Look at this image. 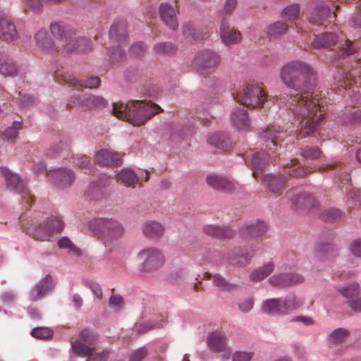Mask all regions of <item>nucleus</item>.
I'll return each instance as SVG.
<instances>
[{"label":"nucleus","instance_id":"nucleus-64","mask_svg":"<svg viewBox=\"0 0 361 361\" xmlns=\"http://www.w3.org/2000/svg\"><path fill=\"white\" fill-rule=\"evenodd\" d=\"M73 163L80 168H85L90 163V159L86 156H82L80 158H74Z\"/></svg>","mask_w":361,"mask_h":361},{"label":"nucleus","instance_id":"nucleus-60","mask_svg":"<svg viewBox=\"0 0 361 361\" xmlns=\"http://www.w3.org/2000/svg\"><path fill=\"white\" fill-rule=\"evenodd\" d=\"M109 356V353L106 350H102L98 353H92L87 359V361H106Z\"/></svg>","mask_w":361,"mask_h":361},{"label":"nucleus","instance_id":"nucleus-36","mask_svg":"<svg viewBox=\"0 0 361 361\" xmlns=\"http://www.w3.org/2000/svg\"><path fill=\"white\" fill-rule=\"evenodd\" d=\"M206 234L216 238H230L233 235V232L227 226H220L216 225H208L204 228Z\"/></svg>","mask_w":361,"mask_h":361},{"label":"nucleus","instance_id":"nucleus-13","mask_svg":"<svg viewBox=\"0 0 361 361\" xmlns=\"http://www.w3.org/2000/svg\"><path fill=\"white\" fill-rule=\"evenodd\" d=\"M196 61L201 71L207 73L220 63L221 58L216 53L205 50L199 54Z\"/></svg>","mask_w":361,"mask_h":361},{"label":"nucleus","instance_id":"nucleus-56","mask_svg":"<svg viewBox=\"0 0 361 361\" xmlns=\"http://www.w3.org/2000/svg\"><path fill=\"white\" fill-rule=\"evenodd\" d=\"M148 354V350L145 347L140 348L133 352L129 361H142Z\"/></svg>","mask_w":361,"mask_h":361},{"label":"nucleus","instance_id":"nucleus-26","mask_svg":"<svg viewBox=\"0 0 361 361\" xmlns=\"http://www.w3.org/2000/svg\"><path fill=\"white\" fill-rule=\"evenodd\" d=\"M233 125L239 130H247L250 126V121L247 110L244 108L235 109L231 115Z\"/></svg>","mask_w":361,"mask_h":361},{"label":"nucleus","instance_id":"nucleus-44","mask_svg":"<svg viewBox=\"0 0 361 361\" xmlns=\"http://www.w3.org/2000/svg\"><path fill=\"white\" fill-rule=\"evenodd\" d=\"M20 122H14L12 126L8 128L1 135V138L4 141H13L18 134V130L21 129Z\"/></svg>","mask_w":361,"mask_h":361},{"label":"nucleus","instance_id":"nucleus-31","mask_svg":"<svg viewBox=\"0 0 361 361\" xmlns=\"http://www.w3.org/2000/svg\"><path fill=\"white\" fill-rule=\"evenodd\" d=\"M267 229V227L264 222L257 221L254 225L243 227L241 233L244 238H257L264 234Z\"/></svg>","mask_w":361,"mask_h":361},{"label":"nucleus","instance_id":"nucleus-42","mask_svg":"<svg viewBox=\"0 0 361 361\" xmlns=\"http://www.w3.org/2000/svg\"><path fill=\"white\" fill-rule=\"evenodd\" d=\"M335 80H336L341 87H343L344 90H347V88L350 89L353 84L355 82L354 75L350 73H345L343 70L338 72L337 75L335 76Z\"/></svg>","mask_w":361,"mask_h":361},{"label":"nucleus","instance_id":"nucleus-58","mask_svg":"<svg viewBox=\"0 0 361 361\" xmlns=\"http://www.w3.org/2000/svg\"><path fill=\"white\" fill-rule=\"evenodd\" d=\"M109 305L116 310H119L123 307V299L118 295H113L109 299Z\"/></svg>","mask_w":361,"mask_h":361},{"label":"nucleus","instance_id":"nucleus-52","mask_svg":"<svg viewBox=\"0 0 361 361\" xmlns=\"http://www.w3.org/2000/svg\"><path fill=\"white\" fill-rule=\"evenodd\" d=\"M31 335L39 339H47L52 336V331L47 327H37L32 330Z\"/></svg>","mask_w":361,"mask_h":361},{"label":"nucleus","instance_id":"nucleus-28","mask_svg":"<svg viewBox=\"0 0 361 361\" xmlns=\"http://www.w3.org/2000/svg\"><path fill=\"white\" fill-rule=\"evenodd\" d=\"M37 46L44 51L53 52L56 50L53 39L44 29L39 30L35 35Z\"/></svg>","mask_w":361,"mask_h":361},{"label":"nucleus","instance_id":"nucleus-50","mask_svg":"<svg viewBox=\"0 0 361 361\" xmlns=\"http://www.w3.org/2000/svg\"><path fill=\"white\" fill-rule=\"evenodd\" d=\"M342 215V212L335 208H331L324 210L321 214V219L326 221H335L340 218Z\"/></svg>","mask_w":361,"mask_h":361},{"label":"nucleus","instance_id":"nucleus-10","mask_svg":"<svg viewBox=\"0 0 361 361\" xmlns=\"http://www.w3.org/2000/svg\"><path fill=\"white\" fill-rule=\"evenodd\" d=\"M336 14L324 0H320L309 16V22L316 26L326 27L335 20Z\"/></svg>","mask_w":361,"mask_h":361},{"label":"nucleus","instance_id":"nucleus-8","mask_svg":"<svg viewBox=\"0 0 361 361\" xmlns=\"http://www.w3.org/2000/svg\"><path fill=\"white\" fill-rule=\"evenodd\" d=\"M0 172L5 178L7 188L20 193L22 196V200L28 206H30L34 201V197L27 188L25 183L17 174L12 173L5 167H1Z\"/></svg>","mask_w":361,"mask_h":361},{"label":"nucleus","instance_id":"nucleus-59","mask_svg":"<svg viewBox=\"0 0 361 361\" xmlns=\"http://www.w3.org/2000/svg\"><path fill=\"white\" fill-rule=\"evenodd\" d=\"M82 94H73L68 101L67 106L69 108L82 107Z\"/></svg>","mask_w":361,"mask_h":361},{"label":"nucleus","instance_id":"nucleus-15","mask_svg":"<svg viewBox=\"0 0 361 361\" xmlns=\"http://www.w3.org/2000/svg\"><path fill=\"white\" fill-rule=\"evenodd\" d=\"M92 42L89 39L77 37L75 34L66 44H64V50L68 53L87 52L92 49Z\"/></svg>","mask_w":361,"mask_h":361},{"label":"nucleus","instance_id":"nucleus-61","mask_svg":"<svg viewBox=\"0 0 361 361\" xmlns=\"http://www.w3.org/2000/svg\"><path fill=\"white\" fill-rule=\"evenodd\" d=\"M252 354L246 352H237L233 356V361H250Z\"/></svg>","mask_w":361,"mask_h":361},{"label":"nucleus","instance_id":"nucleus-1","mask_svg":"<svg viewBox=\"0 0 361 361\" xmlns=\"http://www.w3.org/2000/svg\"><path fill=\"white\" fill-rule=\"evenodd\" d=\"M280 78L286 87L298 92L290 97L288 106L298 122L300 135L305 137L317 130L324 118V102L314 90L317 73L309 63L294 60L283 66Z\"/></svg>","mask_w":361,"mask_h":361},{"label":"nucleus","instance_id":"nucleus-12","mask_svg":"<svg viewBox=\"0 0 361 361\" xmlns=\"http://www.w3.org/2000/svg\"><path fill=\"white\" fill-rule=\"evenodd\" d=\"M57 226H51L47 227L45 221L29 229V233L35 240L40 241L49 240L55 232H60L64 228V224L59 220L56 219Z\"/></svg>","mask_w":361,"mask_h":361},{"label":"nucleus","instance_id":"nucleus-3","mask_svg":"<svg viewBox=\"0 0 361 361\" xmlns=\"http://www.w3.org/2000/svg\"><path fill=\"white\" fill-rule=\"evenodd\" d=\"M161 111L159 106L145 100H137L127 104L116 102L113 104L112 109L115 116L133 126L143 125Z\"/></svg>","mask_w":361,"mask_h":361},{"label":"nucleus","instance_id":"nucleus-55","mask_svg":"<svg viewBox=\"0 0 361 361\" xmlns=\"http://www.w3.org/2000/svg\"><path fill=\"white\" fill-rule=\"evenodd\" d=\"M146 51V46L142 42H137L130 47V54L136 57L142 56Z\"/></svg>","mask_w":361,"mask_h":361},{"label":"nucleus","instance_id":"nucleus-37","mask_svg":"<svg viewBox=\"0 0 361 361\" xmlns=\"http://www.w3.org/2000/svg\"><path fill=\"white\" fill-rule=\"evenodd\" d=\"M255 253L254 250L249 249L242 251L240 254H235L233 256L230 257L228 262L233 266H245L247 264Z\"/></svg>","mask_w":361,"mask_h":361},{"label":"nucleus","instance_id":"nucleus-46","mask_svg":"<svg viewBox=\"0 0 361 361\" xmlns=\"http://www.w3.org/2000/svg\"><path fill=\"white\" fill-rule=\"evenodd\" d=\"M74 351L81 356H90L93 353L94 348L89 347L81 341H75L72 344Z\"/></svg>","mask_w":361,"mask_h":361},{"label":"nucleus","instance_id":"nucleus-9","mask_svg":"<svg viewBox=\"0 0 361 361\" xmlns=\"http://www.w3.org/2000/svg\"><path fill=\"white\" fill-rule=\"evenodd\" d=\"M138 257L143 260L140 268L142 272L156 271L161 268L165 262L163 254L159 250L153 247L141 250Z\"/></svg>","mask_w":361,"mask_h":361},{"label":"nucleus","instance_id":"nucleus-51","mask_svg":"<svg viewBox=\"0 0 361 361\" xmlns=\"http://www.w3.org/2000/svg\"><path fill=\"white\" fill-rule=\"evenodd\" d=\"M340 293L347 298H351L356 296L360 293V287L357 283H350L346 287L340 290Z\"/></svg>","mask_w":361,"mask_h":361},{"label":"nucleus","instance_id":"nucleus-7","mask_svg":"<svg viewBox=\"0 0 361 361\" xmlns=\"http://www.w3.org/2000/svg\"><path fill=\"white\" fill-rule=\"evenodd\" d=\"M302 305V301L291 295L283 301L279 299L267 300L262 306L263 312L270 314H286L290 311L295 310Z\"/></svg>","mask_w":361,"mask_h":361},{"label":"nucleus","instance_id":"nucleus-24","mask_svg":"<svg viewBox=\"0 0 361 361\" xmlns=\"http://www.w3.org/2000/svg\"><path fill=\"white\" fill-rule=\"evenodd\" d=\"M159 13L161 20L164 23L171 28L176 30L178 27L176 18L177 11L169 4H162L159 7Z\"/></svg>","mask_w":361,"mask_h":361},{"label":"nucleus","instance_id":"nucleus-29","mask_svg":"<svg viewBox=\"0 0 361 361\" xmlns=\"http://www.w3.org/2000/svg\"><path fill=\"white\" fill-rule=\"evenodd\" d=\"M207 141L209 145L223 149L228 150L231 147V143L226 135L215 133L207 136Z\"/></svg>","mask_w":361,"mask_h":361},{"label":"nucleus","instance_id":"nucleus-6","mask_svg":"<svg viewBox=\"0 0 361 361\" xmlns=\"http://www.w3.org/2000/svg\"><path fill=\"white\" fill-rule=\"evenodd\" d=\"M333 32H325L322 35H315L312 42V47L315 49H322L329 47L338 42L340 46V53L338 56L350 55L356 51V47L348 39H339Z\"/></svg>","mask_w":361,"mask_h":361},{"label":"nucleus","instance_id":"nucleus-45","mask_svg":"<svg viewBox=\"0 0 361 361\" xmlns=\"http://www.w3.org/2000/svg\"><path fill=\"white\" fill-rule=\"evenodd\" d=\"M300 13V8L298 4H292L284 8L282 13V18L288 21L295 20Z\"/></svg>","mask_w":361,"mask_h":361},{"label":"nucleus","instance_id":"nucleus-62","mask_svg":"<svg viewBox=\"0 0 361 361\" xmlns=\"http://www.w3.org/2000/svg\"><path fill=\"white\" fill-rule=\"evenodd\" d=\"M350 251L355 256L361 257V239L355 240L351 243Z\"/></svg>","mask_w":361,"mask_h":361},{"label":"nucleus","instance_id":"nucleus-32","mask_svg":"<svg viewBox=\"0 0 361 361\" xmlns=\"http://www.w3.org/2000/svg\"><path fill=\"white\" fill-rule=\"evenodd\" d=\"M18 67L15 62L6 55L0 54V73L4 76H14Z\"/></svg>","mask_w":361,"mask_h":361},{"label":"nucleus","instance_id":"nucleus-18","mask_svg":"<svg viewBox=\"0 0 361 361\" xmlns=\"http://www.w3.org/2000/svg\"><path fill=\"white\" fill-rule=\"evenodd\" d=\"M17 36L16 25L11 18L0 13V37L5 41L13 40Z\"/></svg>","mask_w":361,"mask_h":361},{"label":"nucleus","instance_id":"nucleus-20","mask_svg":"<svg viewBox=\"0 0 361 361\" xmlns=\"http://www.w3.org/2000/svg\"><path fill=\"white\" fill-rule=\"evenodd\" d=\"M53 288L52 279L49 274L43 278L30 293V299L37 301L42 298Z\"/></svg>","mask_w":361,"mask_h":361},{"label":"nucleus","instance_id":"nucleus-48","mask_svg":"<svg viewBox=\"0 0 361 361\" xmlns=\"http://www.w3.org/2000/svg\"><path fill=\"white\" fill-rule=\"evenodd\" d=\"M58 246L61 249H69L70 251L77 256L81 255L80 250L67 237L60 238L58 240Z\"/></svg>","mask_w":361,"mask_h":361},{"label":"nucleus","instance_id":"nucleus-25","mask_svg":"<svg viewBox=\"0 0 361 361\" xmlns=\"http://www.w3.org/2000/svg\"><path fill=\"white\" fill-rule=\"evenodd\" d=\"M263 182L273 193L280 194L285 188L286 179L281 175L267 174L262 177Z\"/></svg>","mask_w":361,"mask_h":361},{"label":"nucleus","instance_id":"nucleus-47","mask_svg":"<svg viewBox=\"0 0 361 361\" xmlns=\"http://www.w3.org/2000/svg\"><path fill=\"white\" fill-rule=\"evenodd\" d=\"M348 336V331L344 329H338L335 330L329 337V341L331 344H339L345 340Z\"/></svg>","mask_w":361,"mask_h":361},{"label":"nucleus","instance_id":"nucleus-21","mask_svg":"<svg viewBox=\"0 0 361 361\" xmlns=\"http://www.w3.org/2000/svg\"><path fill=\"white\" fill-rule=\"evenodd\" d=\"M98 164L104 166H116L122 163L121 155L108 149H102L96 154Z\"/></svg>","mask_w":361,"mask_h":361},{"label":"nucleus","instance_id":"nucleus-54","mask_svg":"<svg viewBox=\"0 0 361 361\" xmlns=\"http://www.w3.org/2000/svg\"><path fill=\"white\" fill-rule=\"evenodd\" d=\"M321 151L317 147H306L302 151V156L305 159H314L320 156Z\"/></svg>","mask_w":361,"mask_h":361},{"label":"nucleus","instance_id":"nucleus-40","mask_svg":"<svg viewBox=\"0 0 361 361\" xmlns=\"http://www.w3.org/2000/svg\"><path fill=\"white\" fill-rule=\"evenodd\" d=\"M204 277L207 279H212L214 285L224 290L230 291L236 288L235 285L228 283L223 276L219 274L212 275L210 273L205 272Z\"/></svg>","mask_w":361,"mask_h":361},{"label":"nucleus","instance_id":"nucleus-49","mask_svg":"<svg viewBox=\"0 0 361 361\" xmlns=\"http://www.w3.org/2000/svg\"><path fill=\"white\" fill-rule=\"evenodd\" d=\"M154 50L156 54H170L176 51V47L171 43L164 42L156 44L154 47Z\"/></svg>","mask_w":361,"mask_h":361},{"label":"nucleus","instance_id":"nucleus-2","mask_svg":"<svg viewBox=\"0 0 361 361\" xmlns=\"http://www.w3.org/2000/svg\"><path fill=\"white\" fill-rule=\"evenodd\" d=\"M287 136L286 130L281 126H269L262 130L259 138L269 148V153L264 151L247 152L245 159L251 158L253 169L252 175L257 179L259 174L267 168L270 162H275L278 149Z\"/></svg>","mask_w":361,"mask_h":361},{"label":"nucleus","instance_id":"nucleus-5","mask_svg":"<svg viewBox=\"0 0 361 361\" xmlns=\"http://www.w3.org/2000/svg\"><path fill=\"white\" fill-rule=\"evenodd\" d=\"M93 231L105 241L111 242L122 237L125 233L123 226L113 219H97L91 224Z\"/></svg>","mask_w":361,"mask_h":361},{"label":"nucleus","instance_id":"nucleus-41","mask_svg":"<svg viewBox=\"0 0 361 361\" xmlns=\"http://www.w3.org/2000/svg\"><path fill=\"white\" fill-rule=\"evenodd\" d=\"M288 29L287 24L282 21H277L267 28V32L269 37L270 38H278L282 35H284Z\"/></svg>","mask_w":361,"mask_h":361},{"label":"nucleus","instance_id":"nucleus-23","mask_svg":"<svg viewBox=\"0 0 361 361\" xmlns=\"http://www.w3.org/2000/svg\"><path fill=\"white\" fill-rule=\"evenodd\" d=\"M207 343L212 351L216 353L222 352L226 348V335L220 331H213L208 335Z\"/></svg>","mask_w":361,"mask_h":361},{"label":"nucleus","instance_id":"nucleus-16","mask_svg":"<svg viewBox=\"0 0 361 361\" xmlns=\"http://www.w3.org/2000/svg\"><path fill=\"white\" fill-rule=\"evenodd\" d=\"M207 184L215 190L231 192L235 188L233 180L224 176L211 174L207 177Z\"/></svg>","mask_w":361,"mask_h":361},{"label":"nucleus","instance_id":"nucleus-38","mask_svg":"<svg viewBox=\"0 0 361 361\" xmlns=\"http://www.w3.org/2000/svg\"><path fill=\"white\" fill-rule=\"evenodd\" d=\"M142 232L147 237L157 238L163 234L164 227L157 221H149L144 224Z\"/></svg>","mask_w":361,"mask_h":361},{"label":"nucleus","instance_id":"nucleus-27","mask_svg":"<svg viewBox=\"0 0 361 361\" xmlns=\"http://www.w3.org/2000/svg\"><path fill=\"white\" fill-rule=\"evenodd\" d=\"M311 172L310 169L301 165L296 159H290L283 166V173L290 176H303Z\"/></svg>","mask_w":361,"mask_h":361},{"label":"nucleus","instance_id":"nucleus-53","mask_svg":"<svg viewBox=\"0 0 361 361\" xmlns=\"http://www.w3.org/2000/svg\"><path fill=\"white\" fill-rule=\"evenodd\" d=\"M80 339L87 343L93 344L97 340L96 335L89 329H83L80 334Z\"/></svg>","mask_w":361,"mask_h":361},{"label":"nucleus","instance_id":"nucleus-11","mask_svg":"<svg viewBox=\"0 0 361 361\" xmlns=\"http://www.w3.org/2000/svg\"><path fill=\"white\" fill-rule=\"evenodd\" d=\"M55 80L59 84H67L75 87L94 88L100 85V78L92 77L86 80H81L63 71H56L54 75Z\"/></svg>","mask_w":361,"mask_h":361},{"label":"nucleus","instance_id":"nucleus-39","mask_svg":"<svg viewBox=\"0 0 361 361\" xmlns=\"http://www.w3.org/2000/svg\"><path fill=\"white\" fill-rule=\"evenodd\" d=\"M274 268V263L269 262L263 267L253 271L250 275V280L252 281H259L264 279L273 271Z\"/></svg>","mask_w":361,"mask_h":361},{"label":"nucleus","instance_id":"nucleus-63","mask_svg":"<svg viewBox=\"0 0 361 361\" xmlns=\"http://www.w3.org/2000/svg\"><path fill=\"white\" fill-rule=\"evenodd\" d=\"M253 306V300L250 298L245 299L243 301H241L238 307L240 311L243 312H249Z\"/></svg>","mask_w":361,"mask_h":361},{"label":"nucleus","instance_id":"nucleus-57","mask_svg":"<svg viewBox=\"0 0 361 361\" xmlns=\"http://www.w3.org/2000/svg\"><path fill=\"white\" fill-rule=\"evenodd\" d=\"M109 57L113 62H118L126 57V54L121 50L120 47H116L112 49Z\"/></svg>","mask_w":361,"mask_h":361},{"label":"nucleus","instance_id":"nucleus-19","mask_svg":"<svg viewBox=\"0 0 361 361\" xmlns=\"http://www.w3.org/2000/svg\"><path fill=\"white\" fill-rule=\"evenodd\" d=\"M304 278L298 274L288 273L273 275L269 278V281L273 286H286L300 283Z\"/></svg>","mask_w":361,"mask_h":361},{"label":"nucleus","instance_id":"nucleus-17","mask_svg":"<svg viewBox=\"0 0 361 361\" xmlns=\"http://www.w3.org/2000/svg\"><path fill=\"white\" fill-rule=\"evenodd\" d=\"M48 177L52 179L54 183L61 188L69 186L74 180L73 172L66 169H58L48 173Z\"/></svg>","mask_w":361,"mask_h":361},{"label":"nucleus","instance_id":"nucleus-30","mask_svg":"<svg viewBox=\"0 0 361 361\" xmlns=\"http://www.w3.org/2000/svg\"><path fill=\"white\" fill-rule=\"evenodd\" d=\"M118 182L127 187L134 188L139 182L137 175L129 169H123L117 174Z\"/></svg>","mask_w":361,"mask_h":361},{"label":"nucleus","instance_id":"nucleus-43","mask_svg":"<svg viewBox=\"0 0 361 361\" xmlns=\"http://www.w3.org/2000/svg\"><path fill=\"white\" fill-rule=\"evenodd\" d=\"M166 322V317L161 316V319L154 323L152 322H144L136 324L135 326V330L139 334H144L153 329H159L163 326Z\"/></svg>","mask_w":361,"mask_h":361},{"label":"nucleus","instance_id":"nucleus-22","mask_svg":"<svg viewBox=\"0 0 361 361\" xmlns=\"http://www.w3.org/2000/svg\"><path fill=\"white\" fill-rule=\"evenodd\" d=\"M220 35L223 42L227 45L234 44L240 42L241 39L240 32L234 27H230L228 23L222 20L220 27Z\"/></svg>","mask_w":361,"mask_h":361},{"label":"nucleus","instance_id":"nucleus-35","mask_svg":"<svg viewBox=\"0 0 361 361\" xmlns=\"http://www.w3.org/2000/svg\"><path fill=\"white\" fill-rule=\"evenodd\" d=\"M106 104V100L100 97L92 94H82V108L92 109L103 107Z\"/></svg>","mask_w":361,"mask_h":361},{"label":"nucleus","instance_id":"nucleus-4","mask_svg":"<svg viewBox=\"0 0 361 361\" xmlns=\"http://www.w3.org/2000/svg\"><path fill=\"white\" fill-rule=\"evenodd\" d=\"M232 95L237 102L254 109L261 107L268 97L262 84L257 82L246 83Z\"/></svg>","mask_w":361,"mask_h":361},{"label":"nucleus","instance_id":"nucleus-33","mask_svg":"<svg viewBox=\"0 0 361 361\" xmlns=\"http://www.w3.org/2000/svg\"><path fill=\"white\" fill-rule=\"evenodd\" d=\"M288 195L293 204L298 207H311L313 205V197L309 195L303 193H295V191L288 192Z\"/></svg>","mask_w":361,"mask_h":361},{"label":"nucleus","instance_id":"nucleus-14","mask_svg":"<svg viewBox=\"0 0 361 361\" xmlns=\"http://www.w3.org/2000/svg\"><path fill=\"white\" fill-rule=\"evenodd\" d=\"M51 35L62 42V46L75 35V31L69 26L59 22L51 23L49 25Z\"/></svg>","mask_w":361,"mask_h":361},{"label":"nucleus","instance_id":"nucleus-34","mask_svg":"<svg viewBox=\"0 0 361 361\" xmlns=\"http://www.w3.org/2000/svg\"><path fill=\"white\" fill-rule=\"evenodd\" d=\"M109 35L117 42L124 41L128 37L126 23L124 21L114 23L110 28Z\"/></svg>","mask_w":361,"mask_h":361}]
</instances>
